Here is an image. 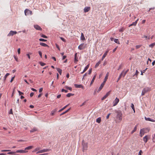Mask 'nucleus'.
<instances>
[{
	"instance_id": "f257e3e1",
	"label": "nucleus",
	"mask_w": 155,
	"mask_h": 155,
	"mask_svg": "<svg viewBox=\"0 0 155 155\" xmlns=\"http://www.w3.org/2000/svg\"><path fill=\"white\" fill-rule=\"evenodd\" d=\"M149 129L148 128H143L141 129L140 132V135L142 137L144 134L145 133L148 132L149 131Z\"/></svg>"
},
{
	"instance_id": "f03ea898",
	"label": "nucleus",
	"mask_w": 155,
	"mask_h": 155,
	"mask_svg": "<svg viewBox=\"0 0 155 155\" xmlns=\"http://www.w3.org/2000/svg\"><path fill=\"white\" fill-rule=\"evenodd\" d=\"M128 71H129L128 69L126 71H124V70L123 71H122V72H121V74H120V75L117 82H118V81L120 79L121 77H122V76L123 75V73H124V75H123V77H124L125 76V75H126V74L128 72Z\"/></svg>"
},
{
	"instance_id": "7ed1b4c3",
	"label": "nucleus",
	"mask_w": 155,
	"mask_h": 155,
	"mask_svg": "<svg viewBox=\"0 0 155 155\" xmlns=\"http://www.w3.org/2000/svg\"><path fill=\"white\" fill-rule=\"evenodd\" d=\"M150 89L149 87H145L142 91L141 95L142 96L144 95L146 93L150 91Z\"/></svg>"
},
{
	"instance_id": "20e7f679",
	"label": "nucleus",
	"mask_w": 155,
	"mask_h": 155,
	"mask_svg": "<svg viewBox=\"0 0 155 155\" xmlns=\"http://www.w3.org/2000/svg\"><path fill=\"white\" fill-rule=\"evenodd\" d=\"M117 118L120 121L122 119V112L121 111H118L117 112Z\"/></svg>"
},
{
	"instance_id": "39448f33",
	"label": "nucleus",
	"mask_w": 155,
	"mask_h": 155,
	"mask_svg": "<svg viewBox=\"0 0 155 155\" xmlns=\"http://www.w3.org/2000/svg\"><path fill=\"white\" fill-rule=\"evenodd\" d=\"M51 150L50 149H44L38 151L36 152V154L41 153L45 152H48Z\"/></svg>"
},
{
	"instance_id": "423d86ee",
	"label": "nucleus",
	"mask_w": 155,
	"mask_h": 155,
	"mask_svg": "<svg viewBox=\"0 0 155 155\" xmlns=\"http://www.w3.org/2000/svg\"><path fill=\"white\" fill-rule=\"evenodd\" d=\"M25 15H31L32 12L28 9H26L25 10Z\"/></svg>"
},
{
	"instance_id": "0eeeda50",
	"label": "nucleus",
	"mask_w": 155,
	"mask_h": 155,
	"mask_svg": "<svg viewBox=\"0 0 155 155\" xmlns=\"http://www.w3.org/2000/svg\"><path fill=\"white\" fill-rule=\"evenodd\" d=\"M150 138V136L148 135H146L143 137V140L145 143H146Z\"/></svg>"
},
{
	"instance_id": "6e6552de",
	"label": "nucleus",
	"mask_w": 155,
	"mask_h": 155,
	"mask_svg": "<svg viewBox=\"0 0 155 155\" xmlns=\"http://www.w3.org/2000/svg\"><path fill=\"white\" fill-rule=\"evenodd\" d=\"M119 101V99L117 97H116L113 102V106H116L117 104Z\"/></svg>"
},
{
	"instance_id": "1a4fd4ad",
	"label": "nucleus",
	"mask_w": 155,
	"mask_h": 155,
	"mask_svg": "<svg viewBox=\"0 0 155 155\" xmlns=\"http://www.w3.org/2000/svg\"><path fill=\"white\" fill-rule=\"evenodd\" d=\"M82 145L83 146V151L84 152L85 150H86L87 149V143H83Z\"/></svg>"
},
{
	"instance_id": "9d476101",
	"label": "nucleus",
	"mask_w": 155,
	"mask_h": 155,
	"mask_svg": "<svg viewBox=\"0 0 155 155\" xmlns=\"http://www.w3.org/2000/svg\"><path fill=\"white\" fill-rule=\"evenodd\" d=\"M17 33L16 31H11L8 34V36H13V35L16 34Z\"/></svg>"
},
{
	"instance_id": "9b49d317",
	"label": "nucleus",
	"mask_w": 155,
	"mask_h": 155,
	"mask_svg": "<svg viewBox=\"0 0 155 155\" xmlns=\"http://www.w3.org/2000/svg\"><path fill=\"white\" fill-rule=\"evenodd\" d=\"M85 46V45L84 44V43H82L78 46V48L80 50H82L84 48Z\"/></svg>"
},
{
	"instance_id": "f8f14e48",
	"label": "nucleus",
	"mask_w": 155,
	"mask_h": 155,
	"mask_svg": "<svg viewBox=\"0 0 155 155\" xmlns=\"http://www.w3.org/2000/svg\"><path fill=\"white\" fill-rule=\"evenodd\" d=\"M110 91L107 93L102 98L101 100H103L106 99L110 95Z\"/></svg>"
},
{
	"instance_id": "ddd939ff",
	"label": "nucleus",
	"mask_w": 155,
	"mask_h": 155,
	"mask_svg": "<svg viewBox=\"0 0 155 155\" xmlns=\"http://www.w3.org/2000/svg\"><path fill=\"white\" fill-rule=\"evenodd\" d=\"M78 57L77 56V53H76L74 55V62L75 63H77V62L78 61Z\"/></svg>"
},
{
	"instance_id": "4468645a",
	"label": "nucleus",
	"mask_w": 155,
	"mask_h": 155,
	"mask_svg": "<svg viewBox=\"0 0 155 155\" xmlns=\"http://www.w3.org/2000/svg\"><path fill=\"white\" fill-rule=\"evenodd\" d=\"M28 152V151H25L24 150H17L15 152H16V153H27Z\"/></svg>"
},
{
	"instance_id": "2eb2a0df",
	"label": "nucleus",
	"mask_w": 155,
	"mask_h": 155,
	"mask_svg": "<svg viewBox=\"0 0 155 155\" xmlns=\"http://www.w3.org/2000/svg\"><path fill=\"white\" fill-rule=\"evenodd\" d=\"M34 27L36 30H42L41 28L38 25H34Z\"/></svg>"
},
{
	"instance_id": "dca6fc26",
	"label": "nucleus",
	"mask_w": 155,
	"mask_h": 155,
	"mask_svg": "<svg viewBox=\"0 0 155 155\" xmlns=\"http://www.w3.org/2000/svg\"><path fill=\"white\" fill-rule=\"evenodd\" d=\"M105 84V83L104 82H103L101 84V86H100L98 89V91H100L102 89Z\"/></svg>"
},
{
	"instance_id": "f3484780",
	"label": "nucleus",
	"mask_w": 155,
	"mask_h": 155,
	"mask_svg": "<svg viewBox=\"0 0 155 155\" xmlns=\"http://www.w3.org/2000/svg\"><path fill=\"white\" fill-rule=\"evenodd\" d=\"M90 9V7H86L84 9V11L85 12H88Z\"/></svg>"
},
{
	"instance_id": "a211bd4d",
	"label": "nucleus",
	"mask_w": 155,
	"mask_h": 155,
	"mask_svg": "<svg viewBox=\"0 0 155 155\" xmlns=\"http://www.w3.org/2000/svg\"><path fill=\"white\" fill-rule=\"evenodd\" d=\"M109 51L107 50L106 51L104 54L103 56L101 59V60L103 61L104 58L107 55V53Z\"/></svg>"
},
{
	"instance_id": "6ab92c4d",
	"label": "nucleus",
	"mask_w": 155,
	"mask_h": 155,
	"mask_svg": "<svg viewBox=\"0 0 155 155\" xmlns=\"http://www.w3.org/2000/svg\"><path fill=\"white\" fill-rule=\"evenodd\" d=\"M145 120L147 121H150L153 122H154L155 121V120H154L153 119H150V118L149 117L147 118L146 117H145Z\"/></svg>"
},
{
	"instance_id": "aec40b11",
	"label": "nucleus",
	"mask_w": 155,
	"mask_h": 155,
	"mask_svg": "<svg viewBox=\"0 0 155 155\" xmlns=\"http://www.w3.org/2000/svg\"><path fill=\"white\" fill-rule=\"evenodd\" d=\"M74 86L78 88H83V86L81 84H74Z\"/></svg>"
},
{
	"instance_id": "412c9836",
	"label": "nucleus",
	"mask_w": 155,
	"mask_h": 155,
	"mask_svg": "<svg viewBox=\"0 0 155 155\" xmlns=\"http://www.w3.org/2000/svg\"><path fill=\"white\" fill-rule=\"evenodd\" d=\"M138 20H139V19H137L135 22H133L132 24H131L129 26V27H130V26H133V25L135 26L136 25V24L137 22V21Z\"/></svg>"
},
{
	"instance_id": "4be33fe9",
	"label": "nucleus",
	"mask_w": 155,
	"mask_h": 155,
	"mask_svg": "<svg viewBox=\"0 0 155 155\" xmlns=\"http://www.w3.org/2000/svg\"><path fill=\"white\" fill-rule=\"evenodd\" d=\"M108 76H109V73L107 72L106 75V76L104 78V81H103L105 83L106 81H107V80L108 79Z\"/></svg>"
},
{
	"instance_id": "5701e85b",
	"label": "nucleus",
	"mask_w": 155,
	"mask_h": 155,
	"mask_svg": "<svg viewBox=\"0 0 155 155\" xmlns=\"http://www.w3.org/2000/svg\"><path fill=\"white\" fill-rule=\"evenodd\" d=\"M89 65L88 64L86 66L84 70H83V71L81 73V74H83L84 73L85 71H86L88 69L89 67Z\"/></svg>"
},
{
	"instance_id": "b1692460",
	"label": "nucleus",
	"mask_w": 155,
	"mask_h": 155,
	"mask_svg": "<svg viewBox=\"0 0 155 155\" xmlns=\"http://www.w3.org/2000/svg\"><path fill=\"white\" fill-rule=\"evenodd\" d=\"M33 147L32 146H28V147H26L25 148V149L24 150L26 151V150H30V149H32V148H33Z\"/></svg>"
},
{
	"instance_id": "393cba45",
	"label": "nucleus",
	"mask_w": 155,
	"mask_h": 155,
	"mask_svg": "<svg viewBox=\"0 0 155 155\" xmlns=\"http://www.w3.org/2000/svg\"><path fill=\"white\" fill-rule=\"evenodd\" d=\"M96 75H95L93 77V79L91 81V84H90V86H91L92 84L94 82V80L96 78Z\"/></svg>"
},
{
	"instance_id": "a878e982",
	"label": "nucleus",
	"mask_w": 155,
	"mask_h": 155,
	"mask_svg": "<svg viewBox=\"0 0 155 155\" xmlns=\"http://www.w3.org/2000/svg\"><path fill=\"white\" fill-rule=\"evenodd\" d=\"M57 110L56 109H54V110H52L51 112V114L52 116H53L54 115V114L56 111Z\"/></svg>"
},
{
	"instance_id": "bb28decb",
	"label": "nucleus",
	"mask_w": 155,
	"mask_h": 155,
	"mask_svg": "<svg viewBox=\"0 0 155 155\" xmlns=\"http://www.w3.org/2000/svg\"><path fill=\"white\" fill-rule=\"evenodd\" d=\"M40 45L43 46L44 47H48V45H47V44H45V43H43V42H40Z\"/></svg>"
},
{
	"instance_id": "cd10ccee",
	"label": "nucleus",
	"mask_w": 155,
	"mask_h": 155,
	"mask_svg": "<svg viewBox=\"0 0 155 155\" xmlns=\"http://www.w3.org/2000/svg\"><path fill=\"white\" fill-rule=\"evenodd\" d=\"M81 39L82 40H85V38L84 37V35H83L82 33H81Z\"/></svg>"
},
{
	"instance_id": "c85d7f7f",
	"label": "nucleus",
	"mask_w": 155,
	"mask_h": 155,
	"mask_svg": "<svg viewBox=\"0 0 155 155\" xmlns=\"http://www.w3.org/2000/svg\"><path fill=\"white\" fill-rule=\"evenodd\" d=\"M37 131V129L35 127L33 128L32 129L30 130V132L31 133Z\"/></svg>"
},
{
	"instance_id": "c756f323",
	"label": "nucleus",
	"mask_w": 155,
	"mask_h": 155,
	"mask_svg": "<svg viewBox=\"0 0 155 155\" xmlns=\"http://www.w3.org/2000/svg\"><path fill=\"white\" fill-rule=\"evenodd\" d=\"M57 71L60 74V75H61V73H62V70L60 69L59 68H57Z\"/></svg>"
},
{
	"instance_id": "7c9ffc66",
	"label": "nucleus",
	"mask_w": 155,
	"mask_h": 155,
	"mask_svg": "<svg viewBox=\"0 0 155 155\" xmlns=\"http://www.w3.org/2000/svg\"><path fill=\"white\" fill-rule=\"evenodd\" d=\"M40 149V147H37L35 148L33 151V152H35L36 151L39 150Z\"/></svg>"
},
{
	"instance_id": "2f4dec72",
	"label": "nucleus",
	"mask_w": 155,
	"mask_h": 155,
	"mask_svg": "<svg viewBox=\"0 0 155 155\" xmlns=\"http://www.w3.org/2000/svg\"><path fill=\"white\" fill-rule=\"evenodd\" d=\"M114 41L116 43L120 44V43L119 41L118 40V39H115L114 40Z\"/></svg>"
},
{
	"instance_id": "473e14b6",
	"label": "nucleus",
	"mask_w": 155,
	"mask_h": 155,
	"mask_svg": "<svg viewBox=\"0 0 155 155\" xmlns=\"http://www.w3.org/2000/svg\"><path fill=\"white\" fill-rule=\"evenodd\" d=\"M137 126H136L134 130L131 131V134H133L136 131V130H137Z\"/></svg>"
},
{
	"instance_id": "72a5a7b5",
	"label": "nucleus",
	"mask_w": 155,
	"mask_h": 155,
	"mask_svg": "<svg viewBox=\"0 0 155 155\" xmlns=\"http://www.w3.org/2000/svg\"><path fill=\"white\" fill-rule=\"evenodd\" d=\"M68 105H67L66 106H65L64 107L62 108L58 112H60L63 110Z\"/></svg>"
},
{
	"instance_id": "f704fd0d",
	"label": "nucleus",
	"mask_w": 155,
	"mask_h": 155,
	"mask_svg": "<svg viewBox=\"0 0 155 155\" xmlns=\"http://www.w3.org/2000/svg\"><path fill=\"white\" fill-rule=\"evenodd\" d=\"M155 45V42L149 45V47L153 48Z\"/></svg>"
},
{
	"instance_id": "c9c22d12",
	"label": "nucleus",
	"mask_w": 155,
	"mask_h": 155,
	"mask_svg": "<svg viewBox=\"0 0 155 155\" xmlns=\"http://www.w3.org/2000/svg\"><path fill=\"white\" fill-rule=\"evenodd\" d=\"M70 110V108L68 109V110H66L65 111L63 112V113H62V114H60V115L61 116L62 115H63L64 114H65V113H67V112H68Z\"/></svg>"
},
{
	"instance_id": "e433bc0d",
	"label": "nucleus",
	"mask_w": 155,
	"mask_h": 155,
	"mask_svg": "<svg viewBox=\"0 0 155 155\" xmlns=\"http://www.w3.org/2000/svg\"><path fill=\"white\" fill-rule=\"evenodd\" d=\"M74 95V94H72L71 93H68V94L66 96L68 97H69L71 96H73Z\"/></svg>"
},
{
	"instance_id": "4c0bfd02",
	"label": "nucleus",
	"mask_w": 155,
	"mask_h": 155,
	"mask_svg": "<svg viewBox=\"0 0 155 155\" xmlns=\"http://www.w3.org/2000/svg\"><path fill=\"white\" fill-rule=\"evenodd\" d=\"M123 64H120L119 65V67H118V68L117 69V70H119L121 69L122 67H123Z\"/></svg>"
},
{
	"instance_id": "58836bf2",
	"label": "nucleus",
	"mask_w": 155,
	"mask_h": 155,
	"mask_svg": "<svg viewBox=\"0 0 155 155\" xmlns=\"http://www.w3.org/2000/svg\"><path fill=\"white\" fill-rule=\"evenodd\" d=\"M124 30V28L123 27L119 29V31L120 32H122Z\"/></svg>"
},
{
	"instance_id": "ea45409f",
	"label": "nucleus",
	"mask_w": 155,
	"mask_h": 155,
	"mask_svg": "<svg viewBox=\"0 0 155 155\" xmlns=\"http://www.w3.org/2000/svg\"><path fill=\"white\" fill-rule=\"evenodd\" d=\"M9 74H10L8 73H7L6 74V75L4 77L5 80L7 77L8 76Z\"/></svg>"
},
{
	"instance_id": "a19ab883",
	"label": "nucleus",
	"mask_w": 155,
	"mask_h": 155,
	"mask_svg": "<svg viewBox=\"0 0 155 155\" xmlns=\"http://www.w3.org/2000/svg\"><path fill=\"white\" fill-rule=\"evenodd\" d=\"M139 73V72L137 70H136V73L134 75V76H136V77H137L138 74Z\"/></svg>"
},
{
	"instance_id": "79ce46f5",
	"label": "nucleus",
	"mask_w": 155,
	"mask_h": 155,
	"mask_svg": "<svg viewBox=\"0 0 155 155\" xmlns=\"http://www.w3.org/2000/svg\"><path fill=\"white\" fill-rule=\"evenodd\" d=\"M39 40L40 41H47L46 40L44 39L43 38H40L39 39Z\"/></svg>"
},
{
	"instance_id": "37998d69",
	"label": "nucleus",
	"mask_w": 155,
	"mask_h": 155,
	"mask_svg": "<svg viewBox=\"0 0 155 155\" xmlns=\"http://www.w3.org/2000/svg\"><path fill=\"white\" fill-rule=\"evenodd\" d=\"M16 153L15 152H8L7 154H14Z\"/></svg>"
},
{
	"instance_id": "c03bdc74",
	"label": "nucleus",
	"mask_w": 155,
	"mask_h": 155,
	"mask_svg": "<svg viewBox=\"0 0 155 155\" xmlns=\"http://www.w3.org/2000/svg\"><path fill=\"white\" fill-rule=\"evenodd\" d=\"M11 150H1V151L2 152H7V151H10Z\"/></svg>"
},
{
	"instance_id": "a18cd8bd",
	"label": "nucleus",
	"mask_w": 155,
	"mask_h": 155,
	"mask_svg": "<svg viewBox=\"0 0 155 155\" xmlns=\"http://www.w3.org/2000/svg\"><path fill=\"white\" fill-rule=\"evenodd\" d=\"M65 88H67V89H68L69 90H70L71 91L72 90V88L71 87H68L67 86H66L65 87Z\"/></svg>"
},
{
	"instance_id": "49530a36",
	"label": "nucleus",
	"mask_w": 155,
	"mask_h": 155,
	"mask_svg": "<svg viewBox=\"0 0 155 155\" xmlns=\"http://www.w3.org/2000/svg\"><path fill=\"white\" fill-rule=\"evenodd\" d=\"M101 121V118L100 117L97 118V123H100Z\"/></svg>"
},
{
	"instance_id": "de8ad7c7",
	"label": "nucleus",
	"mask_w": 155,
	"mask_h": 155,
	"mask_svg": "<svg viewBox=\"0 0 155 155\" xmlns=\"http://www.w3.org/2000/svg\"><path fill=\"white\" fill-rule=\"evenodd\" d=\"M62 92H65V93H67L68 92V91L67 90H65L64 89H62L61 90Z\"/></svg>"
},
{
	"instance_id": "09e8293b",
	"label": "nucleus",
	"mask_w": 155,
	"mask_h": 155,
	"mask_svg": "<svg viewBox=\"0 0 155 155\" xmlns=\"http://www.w3.org/2000/svg\"><path fill=\"white\" fill-rule=\"evenodd\" d=\"M38 53L41 57V58H42V53L41 51H38Z\"/></svg>"
},
{
	"instance_id": "8fccbe9b",
	"label": "nucleus",
	"mask_w": 155,
	"mask_h": 155,
	"mask_svg": "<svg viewBox=\"0 0 155 155\" xmlns=\"http://www.w3.org/2000/svg\"><path fill=\"white\" fill-rule=\"evenodd\" d=\"M141 46L140 45H137L136 46V49H137L139 48H140Z\"/></svg>"
},
{
	"instance_id": "3c124183",
	"label": "nucleus",
	"mask_w": 155,
	"mask_h": 155,
	"mask_svg": "<svg viewBox=\"0 0 155 155\" xmlns=\"http://www.w3.org/2000/svg\"><path fill=\"white\" fill-rule=\"evenodd\" d=\"M60 39H61V40H62L64 42H65L66 41H65V39L64 38H62V37H61L60 38Z\"/></svg>"
},
{
	"instance_id": "603ef678",
	"label": "nucleus",
	"mask_w": 155,
	"mask_h": 155,
	"mask_svg": "<svg viewBox=\"0 0 155 155\" xmlns=\"http://www.w3.org/2000/svg\"><path fill=\"white\" fill-rule=\"evenodd\" d=\"M40 64L42 66H44L45 65V63L41 62L40 63Z\"/></svg>"
},
{
	"instance_id": "864d4df0",
	"label": "nucleus",
	"mask_w": 155,
	"mask_h": 155,
	"mask_svg": "<svg viewBox=\"0 0 155 155\" xmlns=\"http://www.w3.org/2000/svg\"><path fill=\"white\" fill-rule=\"evenodd\" d=\"M18 92L19 93V95H21V94H24V93H22V92H21L20 91H18Z\"/></svg>"
},
{
	"instance_id": "5fc2aeb1",
	"label": "nucleus",
	"mask_w": 155,
	"mask_h": 155,
	"mask_svg": "<svg viewBox=\"0 0 155 155\" xmlns=\"http://www.w3.org/2000/svg\"><path fill=\"white\" fill-rule=\"evenodd\" d=\"M142 151L141 150H140L139 153L138 155H142Z\"/></svg>"
},
{
	"instance_id": "6e6d98bb",
	"label": "nucleus",
	"mask_w": 155,
	"mask_h": 155,
	"mask_svg": "<svg viewBox=\"0 0 155 155\" xmlns=\"http://www.w3.org/2000/svg\"><path fill=\"white\" fill-rule=\"evenodd\" d=\"M9 114H13V113H12V109H10V110L9 111Z\"/></svg>"
},
{
	"instance_id": "4d7b16f0",
	"label": "nucleus",
	"mask_w": 155,
	"mask_h": 155,
	"mask_svg": "<svg viewBox=\"0 0 155 155\" xmlns=\"http://www.w3.org/2000/svg\"><path fill=\"white\" fill-rule=\"evenodd\" d=\"M131 107L133 109H134V105L132 103L131 104Z\"/></svg>"
},
{
	"instance_id": "13d9d810",
	"label": "nucleus",
	"mask_w": 155,
	"mask_h": 155,
	"mask_svg": "<svg viewBox=\"0 0 155 155\" xmlns=\"http://www.w3.org/2000/svg\"><path fill=\"white\" fill-rule=\"evenodd\" d=\"M41 36L42 37L45 38H47V37L46 36H45V35H42Z\"/></svg>"
},
{
	"instance_id": "bf43d9fd",
	"label": "nucleus",
	"mask_w": 155,
	"mask_h": 155,
	"mask_svg": "<svg viewBox=\"0 0 155 155\" xmlns=\"http://www.w3.org/2000/svg\"><path fill=\"white\" fill-rule=\"evenodd\" d=\"M15 77H12L11 80L10 82H12L14 79Z\"/></svg>"
},
{
	"instance_id": "052dcab7",
	"label": "nucleus",
	"mask_w": 155,
	"mask_h": 155,
	"mask_svg": "<svg viewBox=\"0 0 155 155\" xmlns=\"http://www.w3.org/2000/svg\"><path fill=\"white\" fill-rule=\"evenodd\" d=\"M34 94V93L31 92V94H30V96L31 97H32L33 96Z\"/></svg>"
},
{
	"instance_id": "680f3d73",
	"label": "nucleus",
	"mask_w": 155,
	"mask_h": 155,
	"mask_svg": "<svg viewBox=\"0 0 155 155\" xmlns=\"http://www.w3.org/2000/svg\"><path fill=\"white\" fill-rule=\"evenodd\" d=\"M42 90H43V88H40L39 90V92L40 93L42 91Z\"/></svg>"
},
{
	"instance_id": "e2e57ef3",
	"label": "nucleus",
	"mask_w": 155,
	"mask_h": 155,
	"mask_svg": "<svg viewBox=\"0 0 155 155\" xmlns=\"http://www.w3.org/2000/svg\"><path fill=\"white\" fill-rule=\"evenodd\" d=\"M110 113H109V114L107 116V117H106V118L107 119H108L109 118V116L110 115Z\"/></svg>"
},
{
	"instance_id": "0e129e2a",
	"label": "nucleus",
	"mask_w": 155,
	"mask_h": 155,
	"mask_svg": "<svg viewBox=\"0 0 155 155\" xmlns=\"http://www.w3.org/2000/svg\"><path fill=\"white\" fill-rule=\"evenodd\" d=\"M18 54H20V49L19 48L18 50Z\"/></svg>"
},
{
	"instance_id": "69168bd1",
	"label": "nucleus",
	"mask_w": 155,
	"mask_h": 155,
	"mask_svg": "<svg viewBox=\"0 0 155 155\" xmlns=\"http://www.w3.org/2000/svg\"><path fill=\"white\" fill-rule=\"evenodd\" d=\"M42 94L41 93V94H39L38 96V98H40V97H41V96H42Z\"/></svg>"
},
{
	"instance_id": "338daca9",
	"label": "nucleus",
	"mask_w": 155,
	"mask_h": 155,
	"mask_svg": "<svg viewBox=\"0 0 155 155\" xmlns=\"http://www.w3.org/2000/svg\"><path fill=\"white\" fill-rule=\"evenodd\" d=\"M56 47L58 48V50L60 51V48L58 46V45L56 44Z\"/></svg>"
},
{
	"instance_id": "774afa93",
	"label": "nucleus",
	"mask_w": 155,
	"mask_h": 155,
	"mask_svg": "<svg viewBox=\"0 0 155 155\" xmlns=\"http://www.w3.org/2000/svg\"><path fill=\"white\" fill-rule=\"evenodd\" d=\"M48 154V153H45L42 154L38 155H47Z\"/></svg>"
}]
</instances>
